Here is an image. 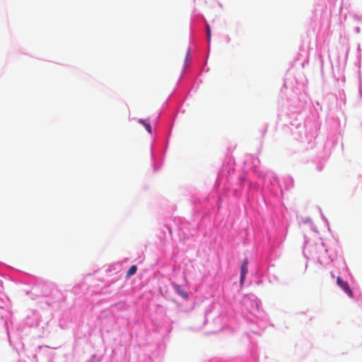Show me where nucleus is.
<instances>
[{
    "mask_svg": "<svg viewBox=\"0 0 362 362\" xmlns=\"http://www.w3.org/2000/svg\"><path fill=\"white\" fill-rule=\"evenodd\" d=\"M331 277H332V279H333V278H334V276L333 273H331Z\"/></svg>",
    "mask_w": 362,
    "mask_h": 362,
    "instance_id": "7",
    "label": "nucleus"
},
{
    "mask_svg": "<svg viewBox=\"0 0 362 362\" xmlns=\"http://www.w3.org/2000/svg\"><path fill=\"white\" fill-rule=\"evenodd\" d=\"M206 33H207V40H208V41H210V40H211V29H210V26L209 24L206 25Z\"/></svg>",
    "mask_w": 362,
    "mask_h": 362,
    "instance_id": "6",
    "label": "nucleus"
},
{
    "mask_svg": "<svg viewBox=\"0 0 362 362\" xmlns=\"http://www.w3.org/2000/svg\"><path fill=\"white\" fill-rule=\"evenodd\" d=\"M174 288L176 291V292L182 298L187 299L188 298L189 296L188 293L182 288V287L180 285L175 284L174 285Z\"/></svg>",
    "mask_w": 362,
    "mask_h": 362,
    "instance_id": "3",
    "label": "nucleus"
},
{
    "mask_svg": "<svg viewBox=\"0 0 362 362\" xmlns=\"http://www.w3.org/2000/svg\"><path fill=\"white\" fill-rule=\"evenodd\" d=\"M247 265H248V262L247 259H245L243 262L241 267H240V283L241 284L243 283L245 278V275L247 273Z\"/></svg>",
    "mask_w": 362,
    "mask_h": 362,
    "instance_id": "2",
    "label": "nucleus"
},
{
    "mask_svg": "<svg viewBox=\"0 0 362 362\" xmlns=\"http://www.w3.org/2000/svg\"><path fill=\"white\" fill-rule=\"evenodd\" d=\"M137 271V267L136 265H132L127 271L126 274V278L129 279L132 276L136 274Z\"/></svg>",
    "mask_w": 362,
    "mask_h": 362,
    "instance_id": "4",
    "label": "nucleus"
},
{
    "mask_svg": "<svg viewBox=\"0 0 362 362\" xmlns=\"http://www.w3.org/2000/svg\"><path fill=\"white\" fill-rule=\"evenodd\" d=\"M337 284L341 287L344 292H346L349 296H352V291L346 281H344L339 276L337 277Z\"/></svg>",
    "mask_w": 362,
    "mask_h": 362,
    "instance_id": "1",
    "label": "nucleus"
},
{
    "mask_svg": "<svg viewBox=\"0 0 362 362\" xmlns=\"http://www.w3.org/2000/svg\"><path fill=\"white\" fill-rule=\"evenodd\" d=\"M139 122L145 127L146 131L148 133H151V127L150 122L148 121L144 120V119H139Z\"/></svg>",
    "mask_w": 362,
    "mask_h": 362,
    "instance_id": "5",
    "label": "nucleus"
}]
</instances>
